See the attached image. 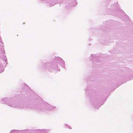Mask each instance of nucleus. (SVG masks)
Segmentation results:
<instances>
[{"label":"nucleus","instance_id":"obj_1","mask_svg":"<svg viewBox=\"0 0 133 133\" xmlns=\"http://www.w3.org/2000/svg\"><path fill=\"white\" fill-rule=\"evenodd\" d=\"M24 133H28L29 132L28 130H25L23 132ZM10 133H16V131L15 130H11Z\"/></svg>","mask_w":133,"mask_h":133},{"label":"nucleus","instance_id":"obj_2","mask_svg":"<svg viewBox=\"0 0 133 133\" xmlns=\"http://www.w3.org/2000/svg\"><path fill=\"white\" fill-rule=\"evenodd\" d=\"M22 104H20L19 105V106H17V107L18 108H22V107H21L22 106Z\"/></svg>","mask_w":133,"mask_h":133},{"label":"nucleus","instance_id":"obj_3","mask_svg":"<svg viewBox=\"0 0 133 133\" xmlns=\"http://www.w3.org/2000/svg\"><path fill=\"white\" fill-rule=\"evenodd\" d=\"M10 106L13 107H16V105H15V104H12L11 105H10Z\"/></svg>","mask_w":133,"mask_h":133},{"label":"nucleus","instance_id":"obj_4","mask_svg":"<svg viewBox=\"0 0 133 133\" xmlns=\"http://www.w3.org/2000/svg\"><path fill=\"white\" fill-rule=\"evenodd\" d=\"M38 132H40V133L41 132V131L39 130H37L36 131V132H35V133H38Z\"/></svg>","mask_w":133,"mask_h":133},{"label":"nucleus","instance_id":"obj_5","mask_svg":"<svg viewBox=\"0 0 133 133\" xmlns=\"http://www.w3.org/2000/svg\"><path fill=\"white\" fill-rule=\"evenodd\" d=\"M43 133H46V132H45L44 133V131H43Z\"/></svg>","mask_w":133,"mask_h":133},{"label":"nucleus","instance_id":"obj_6","mask_svg":"<svg viewBox=\"0 0 133 133\" xmlns=\"http://www.w3.org/2000/svg\"><path fill=\"white\" fill-rule=\"evenodd\" d=\"M47 104V105H48L47 104Z\"/></svg>","mask_w":133,"mask_h":133},{"label":"nucleus","instance_id":"obj_7","mask_svg":"<svg viewBox=\"0 0 133 133\" xmlns=\"http://www.w3.org/2000/svg\"><path fill=\"white\" fill-rule=\"evenodd\" d=\"M50 107H51V106H50Z\"/></svg>","mask_w":133,"mask_h":133},{"label":"nucleus","instance_id":"obj_8","mask_svg":"<svg viewBox=\"0 0 133 133\" xmlns=\"http://www.w3.org/2000/svg\"><path fill=\"white\" fill-rule=\"evenodd\" d=\"M4 99H6V98H4Z\"/></svg>","mask_w":133,"mask_h":133}]
</instances>
